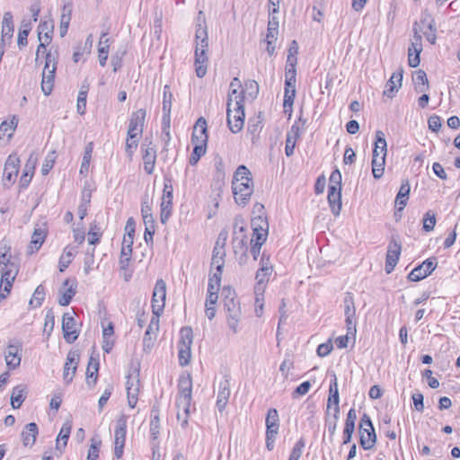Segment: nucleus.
I'll list each match as a JSON object with an SVG mask.
<instances>
[{
  "label": "nucleus",
  "instance_id": "1",
  "mask_svg": "<svg viewBox=\"0 0 460 460\" xmlns=\"http://www.w3.org/2000/svg\"><path fill=\"white\" fill-rule=\"evenodd\" d=\"M19 269V262L13 256L11 246L2 241L0 243V299H4L10 294Z\"/></svg>",
  "mask_w": 460,
  "mask_h": 460
},
{
  "label": "nucleus",
  "instance_id": "2",
  "mask_svg": "<svg viewBox=\"0 0 460 460\" xmlns=\"http://www.w3.org/2000/svg\"><path fill=\"white\" fill-rule=\"evenodd\" d=\"M435 21L431 15L425 12L421 14L420 22H415L412 25L413 36L411 40V45L408 49V63L411 67H417L420 65V54L422 51V36L423 28L433 30Z\"/></svg>",
  "mask_w": 460,
  "mask_h": 460
},
{
  "label": "nucleus",
  "instance_id": "3",
  "mask_svg": "<svg viewBox=\"0 0 460 460\" xmlns=\"http://www.w3.org/2000/svg\"><path fill=\"white\" fill-rule=\"evenodd\" d=\"M232 192L238 204L244 205L250 200L253 193V182L251 172L246 166L240 165L234 172L232 180Z\"/></svg>",
  "mask_w": 460,
  "mask_h": 460
},
{
  "label": "nucleus",
  "instance_id": "4",
  "mask_svg": "<svg viewBox=\"0 0 460 460\" xmlns=\"http://www.w3.org/2000/svg\"><path fill=\"white\" fill-rule=\"evenodd\" d=\"M195 70L198 77L202 78L207 73V51L208 48L207 27L199 23L195 34Z\"/></svg>",
  "mask_w": 460,
  "mask_h": 460
},
{
  "label": "nucleus",
  "instance_id": "5",
  "mask_svg": "<svg viewBox=\"0 0 460 460\" xmlns=\"http://www.w3.org/2000/svg\"><path fill=\"white\" fill-rule=\"evenodd\" d=\"M192 398V379L190 374L181 375L178 383V396L176 399L177 408H182L185 418L181 424L185 428L188 424V417L190 414V402Z\"/></svg>",
  "mask_w": 460,
  "mask_h": 460
},
{
  "label": "nucleus",
  "instance_id": "6",
  "mask_svg": "<svg viewBox=\"0 0 460 460\" xmlns=\"http://www.w3.org/2000/svg\"><path fill=\"white\" fill-rule=\"evenodd\" d=\"M57 69L56 56L51 52L46 55L45 66L42 71L41 90L45 95H49L53 90Z\"/></svg>",
  "mask_w": 460,
  "mask_h": 460
},
{
  "label": "nucleus",
  "instance_id": "7",
  "mask_svg": "<svg viewBox=\"0 0 460 460\" xmlns=\"http://www.w3.org/2000/svg\"><path fill=\"white\" fill-rule=\"evenodd\" d=\"M227 239V232L223 231L220 233L218 239L213 250V255L211 259L210 273H220L222 276L223 268L225 266V244Z\"/></svg>",
  "mask_w": 460,
  "mask_h": 460
},
{
  "label": "nucleus",
  "instance_id": "8",
  "mask_svg": "<svg viewBox=\"0 0 460 460\" xmlns=\"http://www.w3.org/2000/svg\"><path fill=\"white\" fill-rule=\"evenodd\" d=\"M215 162V174L213 177L212 181V191L215 193V207H218V199L221 198V194L223 192V188L225 186V178H226V172H225V166L223 164V160L221 157L217 156L214 160Z\"/></svg>",
  "mask_w": 460,
  "mask_h": 460
},
{
  "label": "nucleus",
  "instance_id": "9",
  "mask_svg": "<svg viewBox=\"0 0 460 460\" xmlns=\"http://www.w3.org/2000/svg\"><path fill=\"white\" fill-rule=\"evenodd\" d=\"M128 417L124 414L120 415L116 421L114 430V455L117 458H120L123 455V449L126 440Z\"/></svg>",
  "mask_w": 460,
  "mask_h": 460
},
{
  "label": "nucleus",
  "instance_id": "10",
  "mask_svg": "<svg viewBox=\"0 0 460 460\" xmlns=\"http://www.w3.org/2000/svg\"><path fill=\"white\" fill-rule=\"evenodd\" d=\"M166 299V284L164 279L156 280L152 296L153 314L160 316L164 312Z\"/></svg>",
  "mask_w": 460,
  "mask_h": 460
},
{
  "label": "nucleus",
  "instance_id": "11",
  "mask_svg": "<svg viewBox=\"0 0 460 460\" xmlns=\"http://www.w3.org/2000/svg\"><path fill=\"white\" fill-rule=\"evenodd\" d=\"M173 188L170 181H165L161 201V222L165 224L172 215Z\"/></svg>",
  "mask_w": 460,
  "mask_h": 460
},
{
  "label": "nucleus",
  "instance_id": "12",
  "mask_svg": "<svg viewBox=\"0 0 460 460\" xmlns=\"http://www.w3.org/2000/svg\"><path fill=\"white\" fill-rule=\"evenodd\" d=\"M19 157L16 155H9L4 167L3 181L4 186L10 187L15 182L19 172Z\"/></svg>",
  "mask_w": 460,
  "mask_h": 460
},
{
  "label": "nucleus",
  "instance_id": "13",
  "mask_svg": "<svg viewBox=\"0 0 460 460\" xmlns=\"http://www.w3.org/2000/svg\"><path fill=\"white\" fill-rule=\"evenodd\" d=\"M345 322L348 333L356 332V307L354 298L351 293H346L343 299Z\"/></svg>",
  "mask_w": 460,
  "mask_h": 460
},
{
  "label": "nucleus",
  "instance_id": "14",
  "mask_svg": "<svg viewBox=\"0 0 460 460\" xmlns=\"http://www.w3.org/2000/svg\"><path fill=\"white\" fill-rule=\"evenodd\" d=\"M272 273V266L269 263L268 260L265 261L264 258H261V268L256 273V285L254 287V294L262 296L265 291L266 284L269 281V278Z\"/></svg>",
  "mask_w": 460,
  "mask_h": 460
},
{
  "label": "nucleus",
  "instance_id": "15",
  "mask_svg": "<svg viewBox=\"0 0 460 460\" xmlns=\"http://www.w3.org/2000/svg\"><path fill=\"white\" fill-rule=\"evenodd\" d=\"M146 116V111L144 109H139L131 114L127 132L128 137H139L142 134Z\"/></svg>",
  "mask_w": 460,
  "mask_h": 460
},
{
  "label": "nucleus",
  "instance_id": "16",
  "mask_svg": "<svg viewBox=\"0 0 460 460\" xmlns=\"http://www.w3.org/2000/svg\"><path fill=\"white\" fill-rule=\"evenodd\" d=\"M402 252V246L398 240L393 237L387 247V253L385 259V271L391 273L396 266L400 254Z\"/></svg>",
  "mask_w": 460,
  "mask_h": 460
},
{
  "label": "nucleus",
  "instance_id": "17",
  "mask_svg": "<svg viewBox=\"0 0 460 460\" xmlns=\"http://www.w3.org/2000/svg\"><path fill=\"white\" fill-rule=\"evenodd\" d=\"M436 259H428L420 265L414 268L409 274L408 279L411 281H420L430 275L437 268Z\"/></svg>",
  "mask_w": 460,
  "mask_h": 460
},
{
  "label": "nucleus",
  "instance_id": "18",
  "mask_svg": "<svg viewBox=\"0 0 460 460\" xmlns=\"http://www.w3.org/2000/svg\"><path fill=\"white\" fill-rule=\"evenodd\" d=\"M159 317L153 315L143 338L144 350L149 352L154 347L155 341L159 332Z\"/></svg>",
  "mask_w": 460,
  "mask_h": 460
},
{
  "label": "nucleus",
  "instance_id": "19",
  "mask_svg": "<svg viewBox=\"0 0 460 460\" xmlns=\"http://www.w3.org/2000/svg\"><path fill=\"white\" fill-rule=\"evenodd\" d=\"M244 92L242 90L235 96V108H234V125L232 126V133H236L242 130L244 125L245 112H244Z\"/></svg>",
  "mask_w": 460,
  "mask_h": 460
},
{
  "label": "nucleus",
  "instance_id": "20",
  "mask_svg": "<svg viewBox=\"0 0 460 460\" xmlns=\"http://www.w3.org/2000/svg\"><path fill=\"white\" fill-rule=\"evenodd\" d=\"M62 331L64 339L68 343H73L78 338V332L75 330V320L68 313L63 314Z\"/></svg>",
  "mask_w": 460,
  "mask_h": 460
},
{
  "label": "nucleus",
  "instance_id": "21",
  "mask_svg": "<svg viewBox=\"0 0 460 460\" xmlns=\"http://www.w3.org/2000/svg\"><path fill=\"white\" fill-rule=\"evenodd\" d=\"M21 350L22 344L20 342L17 341L14 344H8L4 352V359L9 369H15L20 366L22 358L19 352Z\"/></svg>",
  "mask_w": 460,
  "mask_h": 460
},
{
  "label": "nucleus",
  "instance_id": "22",
  "mask_svg": "<svg viewBox=\"0 0 460 460\" xmlns=\"http://www.w3.org/2000/svg\"><path fill=\"white\" fill-rule=\"evenodd\" d=\"M144 170L147 174H152L155 170L156 161L155 146L150 142L142 145Z\"/></svg>",
  "mask_w": 460,
  "mask_h": 460
},
{
  "label": "nucleus",
  "instance_id": "23",
  "mask_svg": "<svg viewBox=\"0 0 460 460\" xmlns=\"http://www.w3.org/2000/svg\"><path fill=\"white\" fill-rule=\"evenodd\" d=\"M230 396V381L227 376H224L218 384V393L217 398V407L220 412L226 410Z\"/></svg>",
  "mask_w": 460,
  "mask_h": 460
},
{
  "label": "nucleus",
  "instance_id": "24",
  "mask_svg": "<svg viewBox=\"0 0 460 460\" xmlns=\"http://www.w3.org/2000/svg\"><path fill=\"white\" fill-rule=\"evenodd\" d=\"M79 362V355L75 351H69L64 366L63 378L66 383L72 382Z\"/></svg>",
  "mask_w": 460,
  "mask_h": 460
},
{
  "label": "nucleus",
  "instance_id": "25",
  "mask_svg": "<svg viewBox=\"0 0 460 460\" xmlns=\"http://www.w3.org/2000/svg\"><path fill=\"white\" fill-rule=\"evenodd\" d=\"M208 138L207 120L203 117H200L195 123L191 137V143L207 146Z\"/></svg>",
  "mask_w": 460,
  "mask_h": 460
},
{
  "label": "nucleus",
  "instance_id": "26",
  "mask_svg": "<svg viewBox=\"0 0 460 460\" xmlns=\"http://www.w3.org/2000/svg\"><path fill=\"white\" fill-rule=\"evenodd\" d=\"M47 237V226L45 222L37 223L31 235V252L38 251Z\"/></svg>",
  "mask_w": 460,
  "mask_h": 460
},
{
  "label": "nucleus",
  "instance_id": "27",
  "mask_svg": "<svg viewBox=\"0 0 460 460\" xmlns=\"http://www.w3.org/2000/svg\"><path fill=\"white\" fill-rule=\"evenodd\" d=\"M221 287V276L220 273H209L208 284V295L209 304H217L218 299V291Z\"/></svg>",
  "mask_w": 460,
  "mask_h": 460
},
{
  "label": "nucleus",
  "instance_id": "28",
  "mask_svg": "<svg viewBox=\"0 0 460 460\" xmlns=\"http://www.w3.org/2000/svg\"><path fill=\"white\" fill-rule=\"evenodd\" d=\"M357 420V411L354 408H351L345 420V426L343 429V445L349 444L351 441L352 435L355 430V422Z\"/></svg>",
  "mask_w": 460,
  "mask_h": 460
},
{
  "label": "nucleus",
  "instance_id": "29",
  "mask_svg": "<svg viewBox=\"0 0 460 460\" xmlns=\"http://www.w3.org/2000/svg\"><path fill=\"white\" fill-rule=\"evenodd\" d=\"M328 202L334 216H339L341 209V188L329 187Z\"/></svg>",
  "mask_w": 460,
  "mask_h": 460
},
{
  "label": "nucleus",
  "instance_id": "30",
  "mask_svg": "<svg viewBox=\"0 0 460 460\" xmlns=\"http://www.w3.org/2000/svg\"><path fill=\"white\" fill-rule=\"evenodd\" d=\"M402 69L400 68L398 72H394L385 85V90L384 91V94L389 98L394 96V93L398 91V89L402 86Z\"/></svg>",
  "mask_w": 460,
  "mask_h": 460
},
{
  "label": "nucleus",
  "instance_id": "31",
  "mask_svg": "<svg viewBox=\"0 0 460 460\" xmlns=\"http://www.w3.org/2000/svg\"><path fill=\"white\" fill-rule=\"evenodd\" d=\"M54 31V21L49 19L48 21H41L38 26V39L40 41L45 40L49 44L52 40Z\"/></svg>",
  "mask_w": 460,
  "mask_h": 460
},
{
  "label": "nucleus",
  "instance_id": "32",
  "mask_svg": "<svg viewBox=\"0 0 460 460\" xmlns=\"http://www.w3.org/2000/svg\"><path fill=\"white\" fill-rule=\"evenodd\" d=\"M39 434V429L35 422L27 424L22 431V439L24 447H32Z\"/></svg>",
  "mask_w": 460,
  "mask_h": 460
},
{
  "label": "nucleus",
  "instance_id": "33",
  "mask_svg": "<svg viewBox=\"0 0 460 460\" xmlns=\"http://www.w3.org/2000/svg\"><path fill=\"white\" fill-rule=\"evenodd\" d=\"M70 284V280L67 279L64 281L63 283V286L64 287H67V288L66 289H60L59 290V298H58V303L60 305L62 306H66L70 304L73 296L75 295L76 293V285L75 283H72L71 285Z\"/></svg>",
  "mask_w": 460,
  "mask_h": 460
},
{
  "label": "nucleus",
  "instance_id": "34",
  "mask_svg": "<svg viewBox=\"0 0 460 460\" xmlns=\"http://www.w3.org/2000/svg\"><path fill=\"white\" fill-rule=\"evenodd\" d=\"M72 429V422L70 420L66 421L56 439V449L58 450L60 453L63 452L64 448L66 447L67 440L70 436Z\"/></svg>",
  "mask_w": 460,
  "mask_h": 460
},
{
  "label": "nucleus",
  "instance_id": "35",
  "mask_svg": "<svg viewBox=\"0 0 460 460\" xmlns=\"http://www.w3.org/2000/svg\"><path fill=\"white\" fill-rule=\"evenodd\" d=\"M387 155V143L385 137V134L381 130L376 132V141L373 149L372 157H378L382 155L386 157Z\"/></svg>",
  "mask_w": 460,
  "mask_h": 460
},
{
  "label": "nucleus",
  "instance_id": "36",
  "mask_svg": "<svg viewBox=\"0 0 460 460\" xmlns=\"http://www.w3.org/2000/svg\"><path fill=\"white\" fill-rule=\"evenodd\" d=\"M359 443L360 446L365 450L372 449L376 442V434L375 431V429H367L364 432V430H359Z\"/></svg>",
  "mask_w": 460,
  "mask_h": 460
},
{
  "label": "nucleus",
  "instance_id": "37",
  "mask_svg": "<svg viewBox=\"0 0 460 460\" xmlns=\"http://www.w3.org/2000/svg\"><path fill=\"white\" fill-rule=\"evenodd\" d=\"M299 127L294 124L290 131L287 134L285 153L287 156H291L294 154L296 139L299 137Z\"/></svg>",
  "mask_w": 460,
  "mask_h": 460
},
{
  "label": "nucleus",
  "instance_id": "38",
  "mask_svg": "<svg viewBox=\"0 0 460 460\" xmlns=\"http://www.w3.org/2000/svg\"><path fill=\"white\" fill-rule=\"evenodd\" d=\"M411 191V186L408 180L402 181L400 190L395 198V205H398V210H402L407 204L409 194Z\"/></svg>",
  "mask_w": 460,
  "mask_h": 460
},
{
  "label": "nucleus",
  "instance_id": "39",
  "mask_svg": "<svg viewBox=\"0 0 460 460\" xmlns=\"http://www.w3.org/2000/svg\"><path fill=\"white\" fill-rule=\"evenodd\" d=\"M266 432L268 433H279V418L278 411L275 408H270L268 411L266 417Z\"/></svg>",
  "mask_w": 460,
  "mask_h": 460
},
{
  "label": "nucleus",
  "instance_id": "40",
  "mask_svg": "<svg viewBox=\"0 0 460 460\" xmlns=\"http://www.w3.org/2000/svg\"><path fill=\"white\" fill-rule=\"evenodd\" d=\"M329 399H328V408L331 407L332 404L334 405V410L336 413H340V398H339V391H338V382L336 375L333 374V379L331 382L330 388H329Z\"/></svg>",
  "mask_w": 460,
  "mask_h": 460
},
{
  "label": "nucleus",
  "instance_id": "41",
  "mask_svg": "<svg viewBox=\"0 0 460 460\" xmlns=\"http://www.w3.org/2000/svg\"><path fill=\"white\" fill-rule=\"evenodd\" d=\"M99 370V360L91 357L86 369V383L88 385H94L97 381Z\"/></svg>",
  "mask_w": 460,
  "mask_h": 460
},
{
  "label": "nucleus",
  "instance_id": "42",
  "mask_svg": "<svg viewBox=\"0 0 460 460\" xmlns=\"http://www.w3.org/2000/svg\"><path fill=\"white\" fill-rule=\"evenodd\" d=\"M14 31L13 14L11 12H5L4 13L3 22H2V40H4L5 38L11 39L13 37V33Z\"/></svg>",
  "mask_w": 460,
  "mask_h": 460
},
{
  "label": "nucleus",
  "instance_id": "43",
  "mask_svg": "<svg viewBox=\"0 0 460 460\" xmlns=\"http://www.w3.org/2000/svg\"><path fill=\"white\" fill-rule=\"evenodd\" d=\"M18 119L13 117L10 122L4 121L0 125V140L8 141L13 135Z\"/></svg>",
  "mask_w": 460,
  "mask_h": 460
},
{
  "label": "nucleus",
  "instance_id": "44",
  "mask_svg": "<svg viewBox=\"0 0 460 460\" xmlns=\"http://www.w3.org/2000/svg\"><path fill=\"white\" fill-rule=\"evenodd\" d=\"M232 243L234 244V254L236 256L240 254V261L242 262L243 257H245L248 252L249 239L245 236H241L240 238L234 237Z\"/></svg>",
  "mask_w": 460,
  "mask_h": 460
},
{
  "label": "nucleus",
  "instance_id": "45",
  "mask_svg": "<svg viewBox=\"0 0 460 460\" xmlns=\"http://www.w3.org/2000/svg\"><path fill=\"white\" fill-rule=\"evenodd\" d=\"M415 89L419 93H424L429 89L427 75L423 70H418L412 75Z\"/></svg>",
  "mask_w": 460,
  "mask_h": 460
},
{
  "label": "nucleus",
  "instance_id": "46",
  "mask_svg": "<svg viewBox=\"0 0 460 460\" xmlns=\"http://www.w3.org/2000/svg\"><path fill=\"white\" fill-rule=\"evenodd\" d=\"M114 333V328L111 323L108 324L107 327H103L102 331V338H103V344H102V349L109 353L113 348L114 341L112 339Z\"/></svg>",
  "mask_w": 460,
  "mask_h": 460
},
{
  "label": "nucleus",
  "instance_id": "47",
  "mask_svg": "<svg viewBox=\"0 0 460 460\" xmlns=\"http://www.w3.org/2000/svg\"><path fill=\"white\" fill-rule=\"evenodd\" d=\"M25 388L22 385L13 387L11 395V404L13 409H19L26 398Z\"/></svg>",
  "mask_w": 460,
  "mask_h": 460
},
{
  "label": "nucleus",
  "instance_id": "48",
  "mask_svg": "<svg viewBox=\"0 0 460 460\" xmlns=\"http://www.w3.org/2000/svg\"><path fill=\"white\" fill-rule=\"evenodd\" d=\"M141 214L145 226L152 227L155 226V219L152 214V208L147 199H144L141 204Z\"/></svg>",
  "mask_w": 460,
  "mask_h": 460
},
{
  "label": "nucleus",
  "instance_id": "49",
  "mask_svg": "<svg viewBox=\"0 0 460 460\" xmlns=\"http://www.w3.org/2000/svg\"><path fill=\"white\" fill-rule=\"evenodd\" d=\"M93 150V143L89 142L84 147V156H83V160H82V164H81L80 171H79L80 174H86L88 172L90 162L92 159Z\"/></svg>",
  "mask_w": 460,
  "mask_h": 460
},
{
  "label": "nucleus",
  "instance_id": "50",
  "mask_svg": "<svg viewBox=\"0 0 460 460\" xmlns=\"http://www.w3.org/2000/svg\"><path fill=\"white\" fill-rule=\"evenodd\" d=\"M385 164V157L382 155L378 157H372V173L375 179H380L384 175Z\"/></svg>",
  "mask_w": 460,
  "mask_h": 460
},
{
  "label": "nucleus",
  "instance_id": "51",
  "mask_svg": "<svg viewBox=\"0 0 460 460\" xmlns=\"http://www.w3.org/2000/svg\"><path fill=\"white\" fill-rule=\"evenodd\" d=\"M75 249L71 246H66L64 252L59 259V270L64 271L74 259Z\"/></svg>",
  "mask_w": 460,
  "mask_h": 460
},
{
  "label": "nucleus",
  "instance_id": "52",
  "mask_svg": "<svg viewBox=\"0 0 460 460\" xmlns=\"http://www.w3.org/2000/svg\"><path fill=\"white\" fill-rule=\"evenodd\" d=\"M178 349L180 365L182 367L187 366L191 358V346L189 344H178Z\"/></svg>",
  "mask_w": 460,
  "mask_h": 460
},
{
  "label": "nucleus",
  "instance_id": "53",
  "mask_svg": "<svg viewBox=\"0 0 460 460\" xmlns=\"http://www.w3.org/2000/svg\"><path fill=\"white\" fill-rule=\"evenodd\" d=\"M151 421H150V434L153 439H156L159 434L160 429V420H159V411L155 407L151 411Z\"/></svg>",
  "mask_w": 460,
  "mask_h": 460
},
{
  "label": "nucleus",
  "instance_id": "54",
  "mask_svg": "<svg viewBox=\"0 0 460 460\" xmlns=\"http://www.w3.org/2000/svg\"><path fill=\"white\" fill-rule=\"evenodd\" d=\"M45 299V290L42 285H39L33 295L32 298L30 301V305H31L34 307H40L42 305V302Z\"/></svg>",
  "mask_w": 460,
  "mask_h": 460
},
{
  "label": "nucleus",
  "instance_id": "55",
  "mask_svg": "<svg viewBox=\"0 0 460 460\" xmlns=\"http://www.w3.org/2000/svg\"><path fill=\"white\" fill-rule=\"evenodd\" d=\"M193 145L194 148L189 161L191 165H195L199 162L200 157L205 155L207 149V146L198 144Z\"/></svg>",
  "mask_w": 460,
  "mask_h": 460
},
{
  "label": "nucleus",
  "instance_id": "56",
  "mask_svg": "<svg viewBox=\"0 0 460 460\" xmlns=\"http://www.w3.org/2000/svg\"><path fill=\"white\" fill-rule=\"evenodd\" d=\"M172 101V93L171 92L170 86L165 85L164 87V93H163V112H171Z\"/></svg>",
  "mask_w": 460,
  "mask_h": 460
},
{
  "label": "nucleus",
  "instance_id": "57",
  "mask_svg": "<svg viewBox=\"0 0 460 460\" xmlns=\"http://www.w3.org/2000/svg\"><path fill=\"white\" fill-rule=\"evenodd\" d=\"M305 445L304 438H301L297 440L291 450L288 460H299L303 454Z\"/></svg>",
  "mask_w": 460,
  "mask_h": 460
},
{
  "label": "nucleus",
  "instance_id": "58",
  "mask_svg": "<svg viewBox=\"0 0 460 460\" xmlns=\"http://www.w3.org/2000/svg\"><path fill=\"white\" fill-rule=\"evenodd\" d=\"M139 137H128L127 135L125 152L128 156L131 159L134 152L138 146Z\"/></svg>",
  "mask_w": 460,
  "mask_h": 460
},
{
  "label": "nucleus",
  "instance_id": "59",
  "mask_svg": "<svg viewBox=\"0 0 460 460\" xmlns=\"http://www.w3.org/2000/svg\"><path fill=\"white\" fill-rule=\"evenodd\" d=\"M38 162V154L31 152L23 168V172L28 175H33L34 170Z\"/></svg>",
  "mask_w": 460,
  "mask_h": 460
},
{
  "label": "nucleus",
  "instance_id": "60",
  "mask_svg": "<svg viewBox=\"0 0 460 460\" xmlns=\"http://www.w3.org/2000/svg\"><path fill=\"white\" fill-rule=\"evenodd\" d=\"M181 339L178 344H189L191 346L193 342V332L190 327H182L180 331Z\"/></svg>",
  "mask_w": 460,
  "mask_h": 460
},
{
  "label": "nucleus",
  "instance_id": "61",
  "mask_svg": "<svg viewBox=\"0 0 460 460\" xmlns=\"http://www.w3.org/2000/svg\"><path fill=\"white\" fill-rule=\"evenodd\" d=\"M296 96V84H285L284 107L292 106Z\"/></svg>",
  "mask_w": 460,
  "mask_h": 460
},
{
  "label": "nucleus",
  "instance_id": "62",
  "mask_svg": "<svg viewBox=\"0 0 460 460\" xmlns=\"http://www.w3.org/2000/svg\"><path fill=\"white\" fill-rule=\"evenodd\" d=\"M436 226V217L435 214L431 213L430 211H428L424 215L423 218V229L426 232H430L434 229Z\"/></svg>",
  "mask_w": 460,
  "mask_h": 460
},
{
  "label": "nucleus",
  "instance_id": "63",
  "mask_svg": "<svg viewBox=\"0 0 460 460\" xmlns=\"http://www.w3.org/2000/svg\"><path fill=\"white\" fill-rule=\"evenodd\" d=\"M102 232L100 227L96 225H93L88 232V243L90 244H95L99 243Z\"/></svg>",
  "mask_w": 460,
  "mask_h": 460
},
{
  "label": "nucleus",
  "instance_id": "64",
  "mask_svg": "<svg viewBox=\"0 0 460 460\" xmlns=\"http://www.w3.org/2000/svg\"><path fill=\"white\" fill-rule=\"evenodd\" d=\"M139 387H131L127 389L128 403L130 408H135L137 402Z\"/></svg>",
  "mask_w": 460,
  "mask_h": 460
}]
</instances>
